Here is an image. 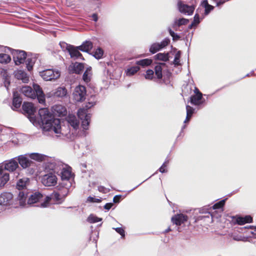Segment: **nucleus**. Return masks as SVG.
<instances>
[{
    "label": "nucleus",
    "instance_id": "nucleus-24",
    "mask_svg": "<svg viewBox=\"0 0 256 256\" xmlns=\"http://www.w3.org/2000/svg\"><path fill=\"white\" fill-rule=\"evenodd\" d=\"M68 124L74 128L76 129L79 125V120L74 115H70L68 117L67 120Z\"/></svg>",
    "mask_w": 256,
    "mask_h": 256
},
{
    "label": "nucleus",
    "instance_id": "nucleus-15",
    "mask_svg": "<svg viewBox=\"0 0 256 256\" xmlns=\"http://www.w3.org/2000/svg\"><path fill=\"white\" fill-rule=\"evenodd\" d=\"M22 108L24 112L28 116L33 115L36 112V109L32 102H24L22 106Z\"/></svg>",
    "mask_w": 256,
    "mask_h": 256
},
{
    "label": "nucleus",
    "instance_id": "nucleus-62",
    "mask_svg": "<svg viewBox=\"0 0 256 256\" xmlns=\"http://www.w3.org/2000/svg\"><path fill=\"white\" fill-rule=\"evenodd\" d=\"M180 36L176 34L175 36H174V38H172V40H180Z\"/></svg>",
    "mask_w": 256,
    "mask_h": 256
},
{
    "label": "nucleus",
    "instance_id": "nucleus-12",
    "mask_svg": "<svg viewBox=\"0 0 256 256\" xmlns=\"http://www.w3.org/2000/svg\"><path fill=\"white\" fill-rule=\"evenodd\" d=\"M84 66L83 63L76 62L72 64L68 68L70 73L80 74L84 70Z\"/></svg>",
    "mask_w": 256,
    "mask_h": 256
},
{
    "label": "nucleus",
    "instance_id": "nucleus-6",
    "mask_svg": "<svg viewBox=\"0 0 256 256\" xmlns=\"http://www.w3.org/2000/svg\"><path fill=\"white\" fill-rule=\"evenodd\" d=\"M78 118L82 120V126L84 130H88L90 122L91 116L90 114H86L84 108H80L78 112Z\"/></svg>",
    "mask_w": 256,
    "mask_h": 256
},
{
    "label": "nucleus",
    "instance_id": "nucleus-8",
    "mask_svg": "<svg viewBox=\"0 0 256 256\" xmlns=\"http://www.w3.org/2000/svg\"><path fill=\"white\" fill-rule=\"evenodd\" d=\"M57 180L56 176L55 174L50 173L42 176V182L46 186H54L57 184Z\"/></svg>",
    "mask_w": 256,
    "mask_h": 256
},
{
    "label": "nucleus",
    "instance_id": "nucleus-4",
    "mask_svg": "<svg viewBox=\"0 0 256 256\" xmlns=\"http://www.w3.org/2000/svg\"><path fill=\"white\" fill-rule=\"evenodd\" d=\"M42 78L46 81L55 80L60 78V72L53 69H46L40 72Z\"/></svg>",
    "mask_w": 256,
    "mask_h": 256
},
{
    "label": "nucleus",
    "instance_id": "nucleus-10",
    "mask_svg": "<svg viewBox=\"0 0 256 256\" xmlns=\"http://www.w3.org/2000/svg\"><path fill=\"white\" fill-rule=\"evenodd\" d=\"M23 168H26L32 165L34 162L26 155H20L15 158Z\"/></svg>",
    "mask_w": 256,
    "mask_h": 256
},
{
    "label": "nucleus",
    "instance_id": "nucleus-5",
    "mask_svg": "<svg viewBox=\"0 0 256 256\" xmlns=\"http://www.w3.org/2000/svg\"><path fill=\"white\" fill-rule=\"evenodd\" d=\"M86 88L84 86L79 85L75 88L73 93L74 98L76 102H82L86 99Z\"/></svg>",
    "mask_w": 256,
    "mask_h": 256
},
{
    "label": "nucleus",
    "instance_id": "nucleus-33",
    "mask_svg": "<svg viewBox=\"0 0 256 256\" xmlns=\"http://www.w3.org/2000/svg\"><path fill=\"white\" fill-rule=\"evenodd\" d=\"M11 60L10 56L6 54H0V62L2 64H8Z\"/></svg>",
    "mask_w": 256,
    "mask_h": 256
},
{
    "label": "nucleus",
    "instance_id": "nucleus-50",
    "mask_svg": "<svg viewBox=\"0 0 256 256\" xmlns=\"http://www.w3.org/2000/svg\"><path fill=\"white\" fill-rule=\"evenodd\" d=\"M214 6L210 4L209 6H208L207 7H206L205 8L204 14H208L210 12V11H212L214 10Z\"/></svg>",
    "mask_w": 256,
    "mask_h": 256
},
{
    "label": "nucleus",
    "instance_id": "nucleus-63",
    "mask_svg": "<svg viewBox=\"0 0 256 256\" xmlns=\"http://www.w3.org/2000/svg\"><path fill=\"white\" fill-rule=\"evenodd\" d=\"M194 23H192L189 26V28H192L193 26Z\"/></svg>",
    "mask_w": 256,
    "mask_h": 256
},
{
    "label": "nucleus",
    "instance_id": "nucleus-14",
    "mask_svg": "<svg viewBox=\"0 0 256 256\" xmlns=\"http://www.w3.org/2000/svg\"><path fill=\"white\" fill-rule=\"evenodd\" d=\"M18 167V162L15 158H12L8 161H6L4 163V170L10 172H14Z\"/></svg>",
    "mask_w": 256,
    "mask_h": 256
},
{
    "label": "nucleus",
    "instance_id": "nucleus-51",
    "mask_svg": "<svg viewBox=\"0 0 256 256\" xmlns=\"http://www.w3.org/2000/svg\"><path fill=\"white\" fill-rule=\"evenodd\" d=\"M167 165L166 164V162H164L160 168L159 171L162 172L164 173L166 172V167Z\"/></svg>",
    "mask_w": 256,
    "mask_h": 256
},
{
    "label": "nucleus",
    "instance_id": "nucleus-30",
    "mask_svg": "<svg viewBox=\"0 0 256 256\" xmlns=\"http://www.w3.org/2000/svg\"><path fill=\"white\" fill-rule=\"evenodd\" d=\"M27 190H20L18 198L20 200V203L21 204L26 202L28 195Z\"/></svg>",
    "mask_w": 256,
    "mask_h": 256
},
{
    "label": "nucleus",
    "instance_id": "nucleus-32",
    "mask_svg": "<svg viewBox=\"0 0 256 256\" xmlns=\"http://www.w3.org/2000/svg\"><path fill=\"white\" fill-rule=\"evenodd\" d=\"M51 198L57 204H61L63 202L62 198L58 192H54L51 194Z\"/></svg>",
    "mask_w": 256,
    "mask_h": 256
},
{
    "label": "nucleus",
    "instance_id": "nucleus-22",
    "mask_svg": "<svg viewBox=\"0 0 256 256\" xmlns=\"http://www.w3.org/2000/svg\"><path fill=\"white\" fill-rule=\"evenodd\" d=\"M92 76V68L91 66L87 68L82 76L83 80L86 84L88 83L91 80Z\"/></svg>",
    "mask_w": 256,
    "mask_h": 256
},
{
    "label": "nucleus",
    "instance_id": "nucleus-16",
    "mask_svg": "<svg viewBox=\"0 0 256 256\" xmlns=\"http://www.w3.org/2000/svg\"><path fill=\"white\" fill-rule=\"evenodd\" d=\"M30 180L28 178H24L20 179L16 183V188L18 190H27L26 186L28 184Z\"/></svg>",
    "mask_w": 256,
    "mask_h": 256
},
{
    "label": "nucleus",
    "instance_id": "nucleus-9",
    "mask_svg": "<svg viewBox=\"0 0 256 256\" xmlns=\"http://www.w3.org/2000/svg\"><path fill=\"white\" fill-rule=\"evenodd\" d=\"M66 50L68 52L71 58L84 59L82 54L80 52V50L78 49V46H75L73 45L67 44Z\"/></svg>",
    "mask_w": 256,
    "mask_h": 256
},
{
    "label": "nucleus",
    "instance_id": "nucleus-34",
    "mask_svg": "<svg viewBox=\"0 0 256 256\" xmlns=\"http://www.w3.org/2000/svg\"><path fill=\"white\" fill-rule=\"evenodd\" d=\"M104 50L100 48H98L94 52L93 56L96 59L99 60L102 58L104 55Z\"/></svg>",
    "mask_w": 256,
    "mask_h": 256
},
{
    "label": "nucleus",
    "instance_id": "nucleus-36",
    "mask_svg": "<svg viewBox=\"0 0 256 256\" xmlns=\"http://www.w3.org/2000/svg\"><path fill=\"white\" fill-rule=\"evenodd\" d=\"M34 58H28L26 60V68L28 71L32 70L33 66L35 62Z\"/></svg>",
    "mask_w": 256,
    "mask_h": 256
},
{
    "label": "nucleus",
    "instance_id": "nucleus-52",
    "mask_svg": "<svg viewBox=\"0 0 256 256\" xmlns=\"http://www.w3.org/2000/svg\"><path fill=\"white\" fill-rule=\"evenodd\" d=\"M120 198H121L120 195L115 196L113 198V202L114 203H118L120 202Z\"/></svg>",
    "mask_w": 256,
    "mask_h": 256
},
{
    "label": "nucleus",
    "instance_id": "nucleus-44",
    "mask_svg": "<svg viewBox=\"0 0 256 256\" xmlns=\"http://www.w3.org/2000/svg\"><path fill=\"white\" fill-rule=\"evenodd\" d=\"M188 20L184 18H180L177 22H176V24L178 26H180L182 25H186L188 22Z\"/></svg>",
    "mask_w": 256,
    "mask_h": 256
},
{
    "label": "nucleus",
    "instance_id": "nucleus-35",
    "mask_svg": "<svg viewBox=\"0 0 256 256\" xmlns=\"http://www.w3.org/2000/svg\"><path fill=\"white\" fill-rule=\"evenodd\" d=\"M186 120L184 121V122H186V121H188L190 120V118H191V117L194 112V108L190 106H186Z\"/></svg>",
    "mask_w": 256,
    "mask_h": 256
},
{
    "label": "nucleus",
    "instance_id": "nucleus-56",
    "mask_svg": "<svg viewBox=\"0 0 256 256\" xmlns=\"http://www.w3.org/2000/svg\"><path fill=\"white\" fill-rule=\"evenodd\" d=\"M194 22L197 24L200 22L199 20V16L198 14H196L194 17Z\"/></svg>",
    "mask_w": 256,
    "mask_h": 256
},
{
    "label": "nucleus",
    "instance_id": "nucleus-40",
    "mask_svg": "<svg viewBox=\"0 0 256 256\" xmlns=\"http://www.w3.org/2000/svg\"><path fill=\"white\" fill-rule=\"evenodd\" d=\"M226 199L222 200L220 202L216 203L213 206L212 208L214 210L222 208L225 204L226 200Z\"/></svg>",
    "mask_w": 256,
    "mask_h": 256
},
{
    "label": "nucleus",
    "instance_id": "nucleus-11",
    "mask_svg": "<svg viewBox=\"0 0 256 256\" xmlns=\"http://www.w3.org/2000/svg\"><path fill=\"white\" fill-rule=\"evenodd\" d=\"M188 220V216L184 214H180L174 216L172 218V222L176 226H180Z\"/></svg>",
    "mask_w": 256,
    "mask_h": 256
},
{
    "label": "nucleus",
    "instance_id": "nucleus-53",
    "mask_svg": "<svg viewBox=\"0 0 256 256\" xmlns=\"http://www.w3.org/2000/svg\"><path fill=\"white\" fill-rule=\"evenodd\" d=\"M113 205H114V204L112 202L106 203L104 206V208L108 210L112 208V207L113 206Z\"/></svg>",
    "mask_w": 256,
    "mask_h": 256
},
{
    "label": "nucleus",
    "instance_id": "nucleus-41",
    "mask_svg": "<svg viewBox=\"0 0 256 256\" xmlns=\"http://www.w3.org/2000/svg\"><path fill=\"white\" fill-rule=\"evenodd\" d=\"M181 52L180 50H178L176 52L175 54L174 59L173 62V64L175 66H178L180 64V58Z\"/></svg>",
    "mask_w": 256,
    "mask_h": 256
},
{
    "label": "nucleus",
    "instance_id": "nucleus-58",
    "mask_svg": "<svg viewBox=\"0 0 256 256\" xmlns=\"http://www.w3.org/2000/svg\"><path fill=\"white\" fill-rule=\"evenodd\" d=\"M92 20L94 21V22H97L98 20V14H93L92 16Z\"/></svg>",
    "mask_w": 256,
    "mask_h": 256
},
{
    "label": "nucleus",
    "instance_id": "nucleus-19",
    "mask_svg": "<svg viewBox=\"0 0 256 256\" xmlns=\"http://www.w3.org/2000/svg\"><path fill=\"white\" fill-rule=\"evenodd\" d=\"M43 197L42 194L39 192H36L30 195L28 199V204H31L40 201Z\"/></svg>",
    "mask_w": 256,
    "mask_h": 256
},
{
    "label": "nucleus",
    "instance_id": "nucleus-26",
    "mask_svg": "<svg viewBox=\"0 0 256 256\" xmlns=\"http://www.w3.org/2000/svg\"><path fill=\"white\" fill-rule=\"evenodd\" d=\"M202 98V94L199 95H192L190 98V101L192 104L194 105H199L201 103V100Z\"/></svg>",
    "mask_w": 256,
    "mask_h": 256
},
{
    "label": "nucleus",
    "instance_id": "nucleus-29",
    "mask_svg": "<svg viewBox=\"0 0 256 256\" xmlns=\"http://www.w3.org/2000/svg\"><path fill=\"white\" fill-rule=\"evenodd\" d=\"M165 63H160L154 68L155 74L158 79H161L162 77V66H165Z\"/></svg>",
    "mask_w": 256,
    "mask_h": 256
},
{
    "label": "nucleus",
    "instance_id": "nucleus-48",
    "mask_svg": "<svg viewBox=\"0 0 256 256\" xmlns=\"http://www.w3.org/2000/svg\"><path fill=\"white\" fill-rule=\"evenodd\" d=\"M115 230L121 235L122 238H124L125 236V231L122 228H114Z\"/></svg>",
    "mask_w": 256,
    "mask_h": 256
},
{
    "label": "nucleus",
    "instance_id": "nucleus-61",
    "mask_svg": "<svg viewBox=\"0 0 256 256\" xmlns=\"http://www.w3.org/2000/svg\"><path fill=\"white\" fill-rule=\"evenodd\" d=\"M168 32L170 33V34L172 37L174 38V36H175L176 33H174V32H173L170 28H168Z\"/></svg>",
    "mask_w": 256,
    "mask_h": 256
},
{
    "label": "nucleus",
    "instance_id": "nucleus-59",
    "mask_svg": "<svg viewBox=\"0 0 256 256\" xmlns=\"http://www.w3.org/2000/svg\"><path fill=\"white\" fill-rule=\"evenodd\" d=\"M202 5L204 8H206L210 4H208V1L207 0H204L203 1Z\"/></svg>",
    "mask_w": 256,
    "mask_h": 256
},
{
    "label": "nucleus",
    "instance_id": "nucleus-18",
    "mask_svg": "<svg viewBox=\"0 0 256 256\" xmlns=\"http://www.w3.org/2000/svg\"><path fill=\"white\" fill-rule=\"evenodd\" d=\"M22 99L18 92H13L12 106L16 108H20L22 104Z\"/></svg>",
    "mask_w": 256,
    "mask_h": 256
},
{
    "label": "nucleus",
    "instance_id": "nucleus-25",
    "mask_svg": "<svg viewBox=\"0 0 256 256\" xmlns=\"http://www.w3.org/2000/svg\"><path fill=\"white\" fill-rule=\"evenodd\" d=\"M67 90L64 87H58L54 94L56 98H62L66 95Z\"/></svg>",
    "mask_w": 256,
    "mask_h": 256
},
{
    "label": "nucleus",
    "instance_id": "nucleus-54",
    "mask_svg": "<svg viewBox=\"0 0 256 256\" xmlns=\"http://www.w3.org/2000/svg\"><path fill=\"white\" fill-rule=\"evenodd\" d=\"M98 190L100 192L105 193L106 192V188L103 186H100L98 187Z\"/></svg>",
    "mask_w": 256,
    "mask_h": 256
},
{
    "label": "nucleus",
    "instance_id": "nucleus-27",
    "mask_svg": "<svg viewBox=\"0 0 256 256\" xmlns=\"http://www.w3.org/2000/svg\"><path fill=\"white\" fill-rule=\"evenodd\" d=\"M152 62V60L150 58H145L138 60L136 64L138 66H140L143 68L150 66Z\"/></svg>",
    "mask_w": 256,
    "mask_h": 256
},
{
    "label": "nucleus",
    "instance_id": "nucleus-23",
    "mask_svg": "<svg viewBox=\"0 0 256 256\" xmlns=\"http://www.w3.org/2000/svg\"><path fill=\"white\" fill-rule=\"evenodd\" d=\"M54 110L59 116H64L67 113L66 108L62 105L54 106Z\"/></svg>",
    "mask_w": 256,
    "mask_h": 256
},
{
    "label": "nucleus",
    "instance_id": "nucleus-64",
    "mask_svg": "<svg viewBox=\"0 0 256 256\" xmlns=\"http://www.w3.org/2000/svg\"><path fill=\"white\" fill-rule=\"evenodd\" d=\"M170 230H171L169 228L168 229V230H166V232H168L170 231Z\"/></svg>",
    "mask_w": 256,
    "mask_h": 256
},
{
    "label": "nucleus",
    "instance_id": "nucleus-38",
    "mask_svg": "<svg viewBox=\"0 0 256 256\" xmlns=\"http://www.w3.org/2000/svg\"><path fill=\"white\" fill-rule=\"evenodd\" d=\"M161 49L160 46L158 43H154L150 46V52L152 54H155Z\"/></svg>",
    "mask_w": 256,
    "mask_h": 256
},
{
    "label": "nucleus",
    "instance_id": "nucleus-37",
    "mask_svg": "<svg viewBox=\"0 0 256 256\" xmlns=\"http://www.w3.org/2000/svg\"><path fill=\"white\" fill-rule=\"evenodd\" d=\"M140 70L139 66H133L127 70V75L132 76Z\"/></svg>",
    "mask_w": 256,
    "mask_h": 256
},
{
    "label": "nucleus",
    "instance_id": "nucleus-2",
    "mask_svg": "<svg viewBox=\"0 0 256 256\" xmlns=\"http://www.w3.org/2000/svg\"><path fill=\"white\" fill-rule=\"evenodd\" d=\"M33 87L34 88L30 86H22L20 89V92L28 98L32 99L36 98L40 103H44L45 102V96L42 88L38 84H34Z\"/></svg>",
    "mask_w": 256,
    "mask_h": 256
},
{
    "label": "nucleus",
    "instance_id": "nucleus-3",
    "mask_svg": "<svg viewBox=\"0 0 256 256\" xmlns=\"http://www.w3.org/2000/svg\"><path fill=\"white\" fill-rule=\"evenodd\" d=\"M11 54L12 55L13 60L16 65L24 64L26 58V53L24 50H14L8 48Z\"/></svg>",
    "mask_w": 256,
    "mask_h": 256
},
{
    "label": "nucleus",
    "instance_id": "nucleus-31",
    "mask_svg": "<svg viewBox=\"0 0 256 256\" xmlns=\"http://www.w3.org/2000/svg\"><path fill=\"white\" fill-rule=\"evenodd\" d=\"M72 176V172L70 170L64 168L61 172V178L62 180H68Z\"/></svg>",
    "mask_w": 256,
    "mask_h": 256
},
{
    "label": "nucleus",
    "instance_id": "nucleus-55",
    "mask_svg": "<svg viewBox=\"0 0 256 256\" xmlns=\"http://www.w3.org/2000/svg\"><path fill=\"white\" fill-rule=\"evenodd\" d=\"M229 0H219L216 2V6H220L222 4H224L226 2L228 1Z\"/></svg>",
    "mask_w": 256,
    "mask_h": 256
},
{
    "label": "nucleus",
    "instance_id": "nucleus-49",
    "mask_svg": "<svg viewBox=\"0 0 256 256\" xmlns=\"http://www.w3.org/2000/svg\"><path fill=\"white\" fill-rule=\"evenodd\" d=\"M52 200V198H51V195L50 196H46L45 198V200H44V202L41 204V206L42 207H46L47 206V205L48 204L50 201V200Z\"/></svg>",
    "mask_w": 256,
    "mask_h": 256
},
{
    "label": "nucleus",
    "instance_id": "nucleus-46",
    "mask_svg": "<svg viewBox=\"0 0 256 256\" xmlns=\"http://www.w3.org/2000/svg\"><path fill=\"white\" fill-rule=\"evenodd\" d=\"M86 202H89L100 203V202H102V200H101V198H94L90 196L87 198Z\"/></svg>",
    "mask_w": 256,
    "mask_h": 256
},
{
    "label": "nucleus",
    "instance_id": "nucleus-42",
    "mask_svg": "<svg viewBox=\"0 0 256 256\" xmlns=\"http://www.w3.org/2000/svg\"><path fill=\"white\" fill-rule=\"evenodd\" d=\"M30 158L31 159H32V160H37L38 162H41L43 160V157H42V155L37 154V153H33V154H30Z\"/></svg>",
    "mask_w": 256,
    "mask_h": 256
},
{
    "label": "nucleus",
    "instance_id": "nucleus-39",
    "mask_svg": "<svg viewBox=\"0 0 256 256\" xmlns=\"http://www.w3.org/2000/svg\"><path fill=\"white\" fill-rule=\"evenodd\" d=\"M102 220V218H99L92 214H90L88 218V222L90 223L93 224L100 222Z\"/></svg>",
    "mask_w": 256,
    "mask_h": 256
},
{
    "label": "nucleus",
    "instance_id": "nucleus-1",
    "mask_svg": "<svg viewBox=\"0 0 256 256\" xmlns=\"http://www.w3.org/2000/svg\"><path fill=\"white\" fill-rule=\"evenodd\" d=\"M44 130L54 131L56 134L60 133V122L58 118H54L46 108H40L38 111Z\"/></svg>",
    "mask_w": 256,
    "mask_h": 256
},
{
    "label": "nucleus",
    "instance_id": "nucleus-17",
    "mask_svg": "<svg viewBox=\"0 0 256 256\" xmlns=\"http://www.w3.org/2000/svg\"><path fill=\"white\" fill-rule=\"evenodd\" d=\"M93 48V43L90 40H86L78 46V49L82 52L88 53Z\"/></svg>",
    "mask_w": 256,
    "mask_h": 256
},
{
    "label": "nucleus",
    "instance_id": "nucleus-21",
    "mask_svg": "<svg viewBox=\"0 0 256 256\" xmlns=\"http://www.w3.org/2000/svg\"><path fill=\"white\" fill-rule=\"evenodd\" d=\"M252 218L250 216H246L244 217L239 216L236 219V223L239 225H243L246 223L252 222Z\"/></svg>",
    "mask_w": 256,
    "mask_h": 256
},
{
    "label": "nucleus",
    "instance_id": "nucleus-20",
    "mask_svg": "<svg viewBox=\"0 0 256 256\" xmlns=\"http://www.w3.org/2000/svg\"><path fill=\"white\" fill-rule=\"evenodd\" d=\"M9 180V174L5 172L4 170L0 168V186H4Z\"/></svg>",
    "mask_w": 256,
    "mask_h": 256
},
{
    "label": "nucleus",
    "instance_id": "nucleus-43",
    "mask_svg": "<svg viewBox=\"0 0 256 256\" xmlns=\"http://www.w3.org/2000/svg\"><path fill=\"white\" fill-rule=\"evenodd\" d=\"M26 76V74L22 70L18 71L16 74V76L18 79L22 80L24 82H26V80H28V78Z\"/></svg>",
    "mask_w": 256,
    "mask_h": 256
},
{
    "label": "nucleus",
    "instance_id": "nucleus-13",
    "mask_svg": "<svg viewBox=\"0 0 256 256\" xmlns=\"http://www.w3.org/2000/svg\"><path fill=\"white\" fill-rule=\"evenodd\" d=\"M178 6L179 11L184 14H188L191 15L193 14L194 7V6H190L187 4H183L182 2H178Z\"/></svg>",
    "mask_w": 256,
    "mask_h": 256
},
{
    "label": "nucleus",
    "instance_id": "nucleus-47",
    "mask_svg": "<svg viewBox=\"0 0 256 256\" xmlns=\"http://www.w3.org/2000/svg\"><path fill=\"white\" fill-rule=\"evenodd\" d=\"M170 39L168 38H166L160 42V44H159L161 48L162 49V48L167 46L170 44Z\"/></svg>",
    "mask_w": 256,
    "mask_h": 256
},
{
    "label": "nucleus",
    "instance_id": "nucleus-45",
    "mask_svg": "<svg viewBox=\"0 0 256 256\" xmlns=\"http://www.w3.org/2000/svg\"><path fill=\"white\" fill-rule=\"evenodd\" d=\"M154 72L152 70H148L146 72L145 78L148 80H152L154 77Z\"/></svg>",
    "mask_w": 256,
    "mask_h": 256
},
{
    "label": "nucleus",
    "instance_id": "nucleus-7",
    "mask_svg": "<svg viewBox=\"0 0 256 256\" xmlns=\"http://www.w3.org/2000/svg\"><path fill=\"white\" fill-rule=\"evenodd\" d=\"M14 202V196L11 192H4L0 194V205L8 206Z\"/></svg>",
    "mask_w": 256,
    "mask_h": 256
},
{
    "label": "nucleus",
    "instance_id": "nucleus-60",
    "mask_svg": "<svg viewBox=\"0 0 256 256\" xmlns=\"http://www.w3.org/2000/svg\"><path fill=\"white\" fill-rule=\"evenodd\" d=\"M168 32L170 33V34L172 37L174 38V36H175L176 33H174V32H173L170 28H168Z\"/></svg>",
    "mask_w": 256,
    "mask_h": 256
},
{
    "label": "nucleus",
    "instance_id": "nucleus-57",
    "mask_svg": "<svg viewBox=\"0 0 256 256\" xmlns=\"http://www.w3.org/2000/svg\"><path fill=\"white\" fill-rule=\"evenodd\" d=\"M194 92L195 94L194 95H199L200 94H202V93L200 91L198 88L196 87L194 88Z\"/></svg>",
    "mask_w": 256,
    "mask_h": 256
},
{
    "label": "nucleus",
    "instance_id": "nucleus-28",
    "mask_svg": "<svg viewBox=\"0 0 256 256\" xmlns=\"http://www.w3.org/2000/svg\"><path fill=\"white\" fill-rule=\"evenodd\" d=\"M154 58L156 60L167 62L169 60V54L168 52L158 53L154 56Z\"/></svg>",
    "mask_w": 256,
    "mask_h": 256
}]
</instances>
